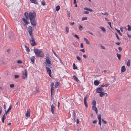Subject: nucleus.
Here are the masks:
<instances>
[{
    "mask_svg": "<svg viewBox=\"0 0 131 131\" xmlns=\"http://www.w3.org/2000/svg\"><path fill=\"white\" fill-rule=\"evenodd\" d=\"M34 50L37 56L41 57H43V54L41 50L37 49H35Z\"/></svg>",
    "mask_w": 131,
    "mask_h": 131,
    "instance_id": "nucleus-1",
    "label": "nucleus"
},
{
    "mask_svg": "<svg viewBox=\"0 0 131 131\" xmlns=\"http://www.w3.org/2000/svg\"><path fill=\"white\" fill-rule=\"evenodd\" d=\"M45 66L47 72L49 75V58L48 57L46 58V61L44 62Z\"/></svg>",
    "mask_w": 131,
    "mask_h": 131,
    "instance_id": "nucleus-2",
    "label": "nucleus"
},
{
    "mask_svg": "<svg viewBox=\"0 0 131 131\" xmlns=\"http://www.w3.org/2000/svg\"><path fill=\"white\" fill-rule=\"evenodd\" d=\"M53 101H51L50 103L51 112L52 114H55L54 111L55 110L56 105L54 103H53Z\"/></svg>",
    "mask_w": 131,
    "mask_h": 131,
    "instance_id": "nucleus-3",
    "label": "nucleus"
},
{
    "mask_svg": "<svg viewBox=\"0 0 131 131\" xmlns=\"http://www.w3.org/2000/svg\"><path fill=\"white\" fill-rule=\"evenodd\" d=\"M36 14L34 12H30L29 13V17L30 20L34 19L35 17Z\"/></svg>",
    "mask_w": 131,
    "mask_h": 131,
    "instance_id": "nucleus-4",
    "label": "nucleus"
},
{
    "mask_svg": "<svg viewBox=\"0 0 131 131\" xmlns=\"http://www.w3.org/2000/svg\"><path fill=\"white\" fill-rule=\"evenodd\" d=\"M30 42L32 46H34L36 45V43L34 41L33 36H30V38L29 39Z\"/></svg>",
    "mask_w": 131,
    "mask_h": 131,
    "instance_id": "nucleus-5",
    "label": "nucleus"
},
{
    "mask_svg": "<svg viewBox=\"0 0 131 131\" xmlns=\"http://www.w3.org/2000/svg\"><path fill=\"white\" fill-rule=\"evenodd\" d=\"M27 72L26 69L24 72L22 73V79H26L27 76Z\"/></svg>",
    "mask_w": 131,
    "mask_h": 131,
    "instance_id": "nucleus-6",
    "label": "nucleus"
},
{
    "mask_svg": "<svg viewBox=\"0 0 131 131\" xmlns=\"http://www.w3.org/2000/svg\"><path fill=\"white\" fill-rule=\"evenodd\" d=\"M50 77L51 78H52L51 74V70L53 72H54V67H53V66L52 65V64H51L50 61Z\"/></svg>",
    "mask_w": 131,
    "mask_h": 131,
    "instance_id": "nucleus-7",
    "label": "nucleus"
},
{
    "mask_svg": "<svg viewBox=\"0 0 131 131\" xmlns=\"http://www.w3.org/2000/svg\"><path fill=\"white\" fill-rule=\"evenodd\" d=\"M28 32L29 33V34L30 35V36H32V27L31 26H29L28 27Z\"/></svg>",
    "mask_w": 131,
    "mask_h": 131,
    "instance_id": "nucleus-8",
    "label": "nucleus"
},
{
    "mask_svg": "<svg viewBox=\"0 0 131 131\" xmlns=\"http://www.w3.org/2000/svg\"><path fill=\"white\" fill-rule=\"evenodd\" d=\"M31 24L34 26L36 25V23L34 19L30 20Z\"/></svg>",
    "mask_w": 131,
    "mask_h": 131,
    "instance_id": "nucleus-9",
    "label": "nucleus"
},
{
    "mask_svg": "<svg viewBox=\"0 0 131 131\" xmlns=\"http://www.w3.org/2000/svg\"><path fill=\"white\" fill-rule=\"evenodd\" d=\"M103 88H102L101 87L97 88L96 91V92L98 93H100L103 92Z\"/></svg>",
    "mask_w": 131,
    "mask_h": 131,
    "instance_id": "nucleus-10",
    "label": "nucleus"
},
{
    "mask_svg": "<svg viewBox=\"0 0 131 131\" xmlns=\"http://www.w3.org/2000/svg\"><path fill=\"white\" fill-rule=\"evenodd\" d=\"M22 20L24 21V23H23V24L24 26H25L26 25H27L29 23L27 20L24 18H22Z\"/></svg>",
    "mask_w": 131,
    "mask_h": 131,
    "instance_id": "nucleus-11",
    "label": "nucleus"
},
{
    "mask_svg": "<svg viewBox=\"0 0 131 131\" xmlns=\"http://www.w3.org/2000/svg\"><path fill=\"white\" fill-rule=\"evenodd\" d=\"M97 118L99 119V124L100 125H101V117L100 114H99L97 115Z\"/></svg>",
    "mask_w": 131,
    "mask_h": 131,
    "instance_id": "nucleus-12",
    "label": "nucleus"
},
{
    "mask_svg": "<svg viewBox=\"0 0 131 131\" xmlns=\"http://www.w3.org/2000/svg\"><path fill=\"white\" fill-rule=\"evenodd\" d=\"M54 88L53 86L51 87V100L52 99V94L53 93L54 91Z\"/></svg>",
    "mask_w": 131,
    "mask_h": 131,
    "instance_id": "nucleus-13",
    "label": "nucleus"
},
{
    "mask_svg": "<svg viewBox=\"0 0 131 131\" xmlns=\"http://www.w3.org/2000/svg\"><path fill=\"white\" fill-rule=\"evenodd\" d=\"M30 110L29 109L27 110V112L25 114V115L27 117H29L30 116Z\"/></svg>",
    "mask_w": 131,
    "mask_h": 131,
    "instance_id": "nucleus-14",
    "label": "nucleus"
},
{
    "mask_svg": "<svg viewBox=\"0 0 131 131\" xmlns=\"http://www.w3.org/2000/svg\"><path fill=\"white\" fill-rule=\"evenodd\" d=\"M87 98L85 97L84 98V104L85 105V107H88V106L86 103V100L87 99Z\"/></svg>",
    "mask_w": 131,
    "mask_h": 131,
    "instance_id": "nucleus-15",
    "label": "nucleus"
},
{
    "mask_svg": "<svg viewBox=\"0 0 131 131\" xmlns=\"http://www.w3.org/2000/svg\"><path fill=\"white\" fill-rule=\"evenodd\" d=\"M73 78L75 81H76L77 82H79V80H78L77 77L75 75H73Z\"/></svg>",
    "mask_w": 131,
    "mask_h": 131,
    "instance_id": "nucleus-16",
    "label": "nucleus"
},
{
    "mask_svg": "<svg viewBox=\"0 0 131 131\" xmlns=\"http://www.w3.org/2000/svg\"><path fill=\"white\" fill-rule=\"evenodd\" d=\"M92 109L93 110L95 111L96 114H97V109L95 106H93Z\"/></svg>",
    "mask_w": 131,
    "mask_h": 131,
    "instance_id": "nucleus-17",
    "label": "nucleus"
},
{
    "mask_svg": "<svg viewBox=\"0 0 131 131\" xmlns=\"http://www.w3.org/2000/svg\"><path fill=\"white\" fill-rule=\"evenodd\" d=\"M126 70V68L124 66L122 67L121 69V72H124Z\"/></svg>",
    "mask_w": 131,
    "mask_h": 131,
    "instance_id": "nucleus-18",
    "label": "nucleus"
},
{
    "mask_svg": "<svg viewBox=\"0 0 131 131\" xmlns=\"http://www.w3.org/2000/svg\"><path fill=\"white\" fill-rule=\"evenodd\" d=\"M24 15L25 17H26V19H27V20H28L29 17H28V13H27L26 12L25 13V14H24Z\"/></svg>",
    "mask_w": 131,
    "mask_h": 131,
    "instance_id": "nucleus-19",
    "label": "nucleus"
},
{
    "mask_svg": "<svg viewBox=\"0 0 131 131\" xmlns=\"http://www.w3.org/2000/svg\"><path fill=\"white\" fill-rule=\"evenodd\" d=\"M99 82L97 80H95L94 82V84L96 85H97L99 83Z\"/></svg>",
    "mask_w": 131,
    "mask_h": 131,
    "instance_id": "nucleus-20",
    "label": "nucleus"
},
{
    "mask_svg": "<svg viewBox=\"0 0 131 131\" xmlns=\"http://www.w3.org/2000/svg\"><path fill=\"white\" fill-rule=\"evenodd\" d=\"M84 41H85L86 43V44L89 45L90 44V42L89 41H88V40L86 38H84Z\"/></svg>",
    "mask_w": 131,
    "mask_h": 131,
    "instance_id": "nucleus-21",
    "label": "nucleus"
},
{
    "mask_svg": "<svg viewBox=\"0 0 131 131\" xmlns=\"http://www.w3.org/2000/svg\"><path fill=\"white\" fill-rule=\"evenodd\" d=\"M25 47L26 48V50L27 52H29L30 51V50L29 49V48L27 47L26 46H25Z\"/></svg>",
    "mask_w": 131,
    "mask_h": 131,
    "instance_id": "nucleus-22",
    "label": "nucleus"
},
{
    "mask_svg": "<svg viewBox=\"0 0 131 131\" xmlns=\"http://www.w3.org/2000/svg\"><path fill=\"white\" fill-rule=\"evenodd\" d=\"M99 28L101 29L104 32H105L106 31L105 29L103 27L100 26Z\"/></svg>",
    "mask_w": 131,
    "mask_h": 131,
    "instance_id": "nucleus-23",
    "label": "nucleus"
},
{
    "mask_svg": "<svg viewBox=\"0 0 131 131\" xmlns=\"http://www.w3.org/2000/svg\"><path fill=\"white\" fill-rule=\"evenodd\" d=\"M99 93H100L99 96L101 97H103L104 95V94L105 95V93L103 92Z\"/></svg>",
    "mask_w": 131,
    "mask_h": 131,
    "instance_id": "nucleus-24",
    "label": "nucleus"
},
{
    "mask_svg": "<svg viewBox=\"0 0 131 131\" xmlns=\"http://www.w3.org/2000/svg\"><path fill=\"white\" fill-rule=\"evenodd\" d=\"M39 88H36L35 89V91H34L35 93H36L39 92Z\"/></svg>",
    "mask_w": 131,
    "mask_h": 131,
    "instance_id": "nucleus-25",
    "label": "nucleus"
},
{
    "mask_svg": "<svg viewBox=\"0 0 131 131\" xmlns=\"http://www.w3.org/2000/svg\"><path fill=\"white\" fill-rule=\"evenodd\" d=\"M35 57H32L31 58V61L33 63L34 62V58Z\"/></svg>",
    "mask_w": 131,
    "mask_h": 131,
    "instance_id": "nucleus-26",
    "label": "nucleus"
},
{
    "mask_svg": "<svg viewBox=\"0 0 131 131\" xmlns=\"http://www.w3.org/2000/svg\"><path fill=\"white\" fill-rule=\"evenodd\" d=\"M96 102L95 100H93L92 102V104L93 106H95L96 105Z\"/></svg>",
    "mask_w": 131,
    "mask_h": 131,
    "instance_id": "nucleus-27",
    "label": "nucleus"
},
{
    "mask_svg": "<svg viewBox=\"0 0 131 131\" xmlns=\"http://www.w3.org/2000/svg\"><path fill=\"white\" fill-rule=\"evenodd\" d=\"M60 84V83L59 82H57L55 83V88H57V86L58 85Z\"/></svg>",
    "mask_w": 131,
    "mask_h": 131,
    "instance_id": "nucleus-28",
    "label": "nucleus"
},
{
    "mask_svg": "<svg viewBox=\"0 0 131 131\" xmlns=\"http://www.w3.org/2000/svg\"><path fill=\"white\" fill-rule=\"evenodd\" d=\"M11 108H12V105H11V104L10 103V105H9V108H8V109L7 110V111H8L9 112V111H10Z\"/></svg>",
    "mask_w": 131,
    "mask_h": 131,
    "instance_id": "nucleus-29",
    "label": "nucleus"
},
{
    "mask_svg": "<svg viewBox=\"0 0 131 131\" xmlns=\"http://www.w3.org/2000/svg\"><path fill=\"white\" fill-rule=\"evenodd\" d=\"M108 85L107 84H103V85H100V86L101 87H106Z\"/></svg>",
    "mask_w": 131,
    "mask_h": 131,
    "instance_id": "nucleus-30",
    "label": "nucleus"
},
{
    "mask_svg": "<svg viewBox=\"0 0 131 131\" xmlns=\"http://www.w3.org/2000/svg\"><path fill=\"white\" fill-rule=\"evenodd\" d=\"M60 7L59 6H57L56 7V10L57 11H58L60 9Z\"/></svg>",
    "mask_w": 131,
    "mask_h": 131,
    "instance_id": "nucleus-31",
    "label": "nucleus"
},
{
    "mask_svg": "<svg viewBox=\"0 0 131 131\" xmlns=\"http://www.w3.org/2000/svg\"><path fill=\"white\" fill-rule=\"evenodd\" d=\"M73 69H77V68L76 66H75V63H74L73 64Z\"/></svg>",
    "mask_w": 131,
    "mask_h": 131,
    "instance_id": "nucleus-32",
    "label": "nucleus"
},
{
    "mask_svg": "<svg viewBox=\"0 0 131 131\" xmlns=\"http://www.w3.org/2000/svg\"><path fill=\"white\" fill-rule=\"evenodd\" d=\"M117 57L118 58V59L119 60H120L121 59V55L120 54H119L118 53L117 54Z\"/></svg>",
    "mask_w": 131,
    "mask_h": 131,
    "instance_id": "nucleus-33",
    "label": "nucleus"
},
{
    "mask_svg": "<svg viewBox=\"0 0 131 131\" xmlns=\"http://www.w3.org/2000/svg\"><path fill=\"white\" fill-rule=\"evenodd\" d=\"M123 29H127L125 27H121L120 28V29L121 30V31L122 32H123Z\"/></svg>",
    "mask_w": 131,
    "mask_h": 131,
    "instance_id": "nucleus-34",
    "label": "nucleus"
},
{
    "mask_svg": "<svg viewBox=\"0 0 131 131\" xmlns=\"http://www.w3.org/2000/svg\"><path fill=\"white\" fill-rule=\"evenodd\" d=\"M31 2L37 4V2H36V0H30Z\"/></svg>",
    "mask_w": 131,
    "mask_h": 131,
    "instance_id": "nucleus-35",
    "label": "nucleus"
},
{
    "mask_svg": "<svg viewBox=\"0 0 131 131\" xmlns=\"http://www.w3.org/2000/svg\"><path fill=\"white\" fill-rule=\"evenodd\" d=\"M126 64H127V65L129 67L130 66L129 59H128V61L127 62V63Z\"/></svg>",
    "mask_w": 131,
    "mask_h": 131,
    "instance_id": "nucleus-36",
    "label": "nucleus"
},
{
    "mask_svg": "<svg viewBox=\"0 0 131 131\" xmlns=\"http://www.w3.org/2000/svg\"><path fill=\"white\" fill-rule=\"evenodd\" d=\"M128 31L131 30V27L129 25H128Z\"/></svg>",
    "mask_w": 131,
    "mask_h": 131,
    "instance_id": "nucleus-37",
    "label": "nucleus"
},
{
    "mask_svg": "<svg viewBox=\"0 0 131 131\" xmlns=\"http://www.w3.org/2000/svg\"><path fill=\"white\" fill-rule=\"evenodd\" d=\"M22 63V61L20 60H17V63Z\"/></svg>",
    "mask_w": 131,
    "mask_h": 131,
    "instance_id": "nucleus-38",
    "label": "nucleus"
},
{
    "mask_svg": "<svg viewBox=\"0 0 131 131\" xmlns=\"http://www.w3.org/2000/svg\"><path fill=\"white\" fill-rule=\"evenodd\" d=\"M87 17H83L82 18V20L83 21L85 20H87Z\"/></svg>",
    "mask_w": 131,
    "mask_h": 131,
    "instance_id": "nucleus-39",
    "label": "nucleus"
},
{
    "mask_svg": "<svg viewBox=\"0 0 131 131\" xmlns=\"http://www.w3.org/2000/svg\"><path fill=\"white\" fill-rule=\"evenodd\" d=\"M83 27L81 25H79V28L80 30H82V29Z\"/></svg>",
    "mask_w": 131,
    "mask_h": 131,
    "instance_id": "nucleus-40",
    "label": "nucleus"
},
{
    "mask_svg": "<svg viewBox=\"0 0 131 131\" xmlns=\"http://www.w3.org/2000/svg\"><path fill=\"white\" fill-rule=\"evenodd\" d=\"M77 60L79 61H80L81 60V58L79 56H77Z\"/></svg>",
    "mask_w": 131,
    "mask_h": 131,
    "instance_id": "nucleus-41",
    "label": "nucleus"
},
{
    "mask_svg": "<svg viewBox=\"0 0 131 131\" xmlns=\"http://www.w3.org/2000/svg\"><path fill=\"white\" fill-rule=\"evenodd\" d=\"M102 122L104 124H106L107 123V122L105 121H104V119H102Z\"/></svg>",
    "mask_w": 131,
    "mask_h": 131,
    "instance_id": "nucleus-42",
    "label": "nucleus"
},
{
    "mask_svg": "<svg viewBox=\"0 0 131 131\" xmlns=\"http://www.w3.org/2000/svg\"><path fill=\"white\" fill-rule=\"evenodd\" d=\"M115 34L116 35V36L117 38L119 40V38L117 34L116 33H115Z\"/></svg>",
    "mask_w": 131,
    "mask_h": 131,
    "instance_id": "nucleus-43",
    "label": "nucleus"
},
{
    "mask_svg": "<svg viewBox=\"0 0 131 131\" xmlns=\"http://www.w3.org/2000/svg\"><path fill=\"white\" fill-rule=\"evenodd\" d=\"M5 116L6 115H4L3 116V117L2 118V119H3L5 120V118L6 117V116Z\"/></svg>",
    "mask_w": 131,
    "mask_h": 131,
    "instance_id": "nucleus-44",
    "label": "nucleus"
},
{
    "mask_svg": "<svg viewBox=\"0 0 131 131\" xmlns=\"http://www.w3.org/2000/svg\"><path fill=\"white\" fill-rule=\"evenodd\" d=\"M117 32L119 35L122 36V34L121 33L120 30H118Z\"/></svg>",
    "mask_w": 131,
    "mask_h": 131,
    "instance_id": "nucleus-45",
    "label": "nucleus"
},
{
    "mask_svg": "<svg viewBox=\"0 0 131 131\" xmlns=\"http://www.w3.org/2000/svg\"><path fill=\"white\" fill-rule=\"evenodd\" d=\"M2 107L1 106H0V115H1L2 114Z\"/></svg>",
    "mask_w": 131,
    "mask_h": 131,
    "instance_id": "nucleus-46",
    "label": "nucleus"
},
{
    "mask_svg": "<svg viewBox=\"0 0 131 131\" xmlns=\"http://www.w3.org/2000/svg\"><path fill=\"white\" fill-rule=\"evenodd\" d=\"M9 112L8 111H5V113H4V115H5V116H6V115H7V114L8 113V112Z\"/></svg>",
    "mask_w": 131,
    "mask_h": 131,
    "instance_id": "nucleus-47",
    "label": "nucleus"
},
{
    "mask_svg": "<svg viewBox=\"0 0 131 131\" xmlns=\"http://www.w3.org/2000/svg\"><path fill=\"white\" fill-rule=\"evenodd\" d=\"M101 14H103V15H108V14L107 13H101Z\"/></svg>",
    "mask_w": 131,
    "mask_h": 131,
    "instance_id": "nucleus-48",
    "label": "nucleus"
},
{
    "mask_svg": "<svg viewBox=\"0 0 131 131\" xmlns=\"http://www.w3.org/2000/svg\"><path fill=\"white\" fill-rule=\"evenodd\" d=\"M14 77H15V79H16L17 78H18L19 77V76L18 75H15Z\"/></svg>",
    "mask_w": 131,
    "mask_h": 131,
    "instance_id": "nucleus-49",
    "label": "nucleus"
},
{
    "mask_svg": "<svg viewBox=\"0 0 131 131\" xmlns=\"http://www.w3.org/2000/svg\"><path fill=\"white\" fill-rule=\"evenodd\" d=\"M89 12L88 11H84L83 12V14H89Z\"/></svg>",
    "mask_w": 131,
    "mask_h": 131,
    "instance_id": "nucleus-50",
    "label": "nucleus"
},
{
    "mask_svg": "<svg viewBox=\"0 0 131 131\" xmlns=\"http://www.w3.org/2000/svg\"><path fill=\"white\" fill-rule=\"evenodd\" d=\"M14 86V84H11L10 85V87L11 88H13Z\"/></svg>",
    "mask_w": 131,
    "mask_h": 131,
    "instance_id": "nucleus-51",
    "label": "nucleus"
},
{
    "mask_svg": "<svg viewBox=\"0 0 131 131\" xmlns=\"http://www.w3.org/2000/svg\"><path fill=\"white\" fill-rule=\"evenodd\" d=\"M74 37L76 38L77 39H79V37L77 35H74Z\"/></svg>",
    "mask_w": 131,
    "mask_h": 131,
    "instance_id": "nucleus-52",
    "label": "nucleus"
},
{
    "mask_svg": "<svg viewBox=\"0 0 131 131\" xmlns=\"http://www.w3.org/2000/svg\"><path fill=\"white\" fill-rule=\"evenodd\" d=\"M67 33H68L69 32V29L68 27H66Z\"/></svg>",
    "mask_w": 131,
    "mask_h": 131,
    "instance_id": "nucleus-53",
    "label": "nucleus"
},
{
    "mask_svg": "<svg viewBox=\"0 0 131 131\" xmlns=\"http://www.w3.org/2000/svg\"><path fill=\"white\" fill-rule=\"evenodd\" d=\"M41 4L43 6L45 5V3L44 2H43L42 1L41 2Z\"/></svg>",
    "mask_w": 131,
    "mask_h": 131,
    "instance_id": "nucleus-54",
    "label": "nucleus"
},
{
    "mask_svg": "<svg viewBox=\"0 0 131 131\" xmlns=\"http://www.w3.org/2000/svg\"><path fill=\"white\" fill-rule=\"evenodd\" d=\"M127 35L128 36V38L130 39H131V36L130 35H129L128 34H127Z\"/></svg>",
    "mask_w": 131,
    "mask_h": 131,
    "instance_id": "nucleus-55",
    "label": "nucleus"
},
{
    "mask_svg": "<svg viewBox=\"0 0 131 131\" xmlns=\"http://www.w3.org/2000/svg\"><path fill=\"white\" fill-rule=\"evenodd\" d=\"M80 46L82 48H83L84 47L82 43H81Z\"/></svg>",
    "mask_w": 131,
    "mask_h": 131,
    "instance_id": "nucleus-56",
    "label": "nucleus"
},
{
    "mask_svg": "<svg viewBox=\"0 0 131 131\" xmlns=\"http://www.w3.org/2000/svg\"><path fill=\"white\" fill-rule=\"evenodd\" d=\"M69 24L70 25H74V22H73L72 23L70 22Z\"/></svg>",
    "mask_w": 131,
    "mask_h": 131,
    "instance_id": "nucleus-57",
    "label": "nucleus"
},
{
    "mask_svg": "<svg viewBox=\"0 0 131 131\" xmlns=\"http://www.w3.org/2000/svg\"><path fill=\"white\" fill-rule=\"evenodd\" d=\"M80 51H82L83 52H85L84 49L80 50Z\"/></svg>",
    "mask_w": 131,
    "mask_h": 131,
    "instance_id": "nucleus-58",
    "label": "nucleus"
},
{
    "mask_svg": "<svg viewBox=\"0 0 131 131\" xmlns=\"http://www.w3.org/2000/svg\"><path fill=\"white\" fill-rule=\"evenodd\" d=\"M118 48L119 51H120L122 50V48L121 47H119Z\"/></svg>",
    "mask_w": 131,
    "mask_h": 131,
    "instance_id": "nucleus-59",
    "label": "nucleus"
},
{
    "mask_svg": "<svg viewBox=\"0 0 131 131\" xmlns=\"http://www.w3.org/2000/svg\"><path fill=\"white\" fill-rule=\"evenodd\" d=\"M97 122V121L96 120H94L93 122V124H95Z\"/></svg>",
    "mask_w": 131,
    "mask_h": 131,
    "instance_id": "nucleus-60",
    "label": "nucleus"
},
{
    "mask_svg": "<svg viewBox=\"0 0 131 131\" xmlns=\"http://www.w3.org/2000/svg\"><path fill=\"white\" fill-rule=\"evenodd\" d=\"M84 9L86 10H88L89 8L87 7H84Z\"/></svg>",
    "mask_w": 131,
    "mask_h": 131,
    "instance_id": "nucleus-61",
    "label": "nucleus"
},
{
    "mask_svg": "<svg viewBox=\"0 0 131 131\" xmlns=\"http://www.w3.org/2000/svg\"><path fill=\"white\" fill-rule=\"evenodd\" d=\"M101 47L102 49H105V47H104L103 46H101Z\"/></svg>",
    "mask_w": 131,
    "mask_h": 131,
    "instance_id": "nucleus-62",
    "label": "nucleus"
},
{
    "mask_svg": "<svg viewBox=\"0 0 131 131\" xmlns=\"http://www.w3.org/2000/svg\"><path fill=\"white\" fill-rule=\"evenodd\" d=\"M83 57L85 58H86L87 57L86 54H84L83 55Z\"/></svg>",
    "mask_w": 131,
    "mask_h": 131,
    "instance_id": "nucleus-63",
    "label": "nucleus"
},
{
    "mask_svg": "<svg viewBox=\"0 0 131 131\" xmlns=\"http://www.w3.org/2000/svg\"><path fill=\"white\" fill-rule=\"evenodd\" d=\"M74 0V1L73 4H76L77 3L76 0Z\"/></svg>",
    "mask_w": 131,
    "mask_h": 131,
    "instance_id": "nucleus-64",
    "label": "nucleus"
}]
</instances>
